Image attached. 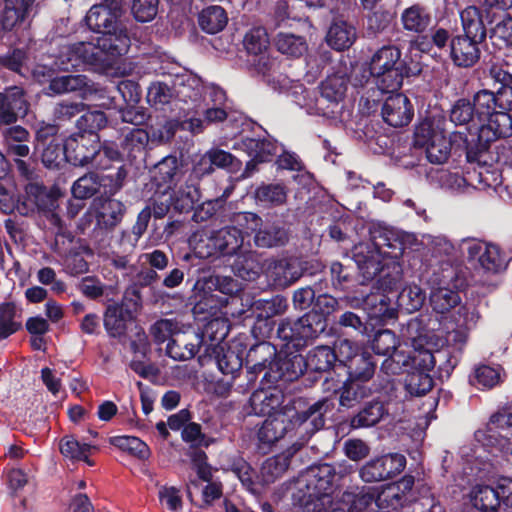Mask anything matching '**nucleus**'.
I'll use <instances>...</instances> for the list:
<instances>
[{
	"mask_svg": "<svg viewBox=\"0 0 512 512\" xmlns=\"http://www.w3.org/2000/svg\"><path fill=\"white\" fill-rule=\"evenodd\" d=\"M335 471L329 464L309 467L295 482L292 500L296 512H385L402 506L400 484L386 486L375 498L370 489L345 491L339 501L331 496Z\"/></svg>",
	"mask_w": 512,
	"mask_h": 512,
	"instance_id": "nucleus-1",
	"label": "nucleus"
},
{
	"mask_svg": "<svg viewBox=\"0 0 512 512\" xmlns=\"http://www.w3.org/2000/svg\"><path fill=\"white\" fill-rule=\"evenodd\" d=\"M330 409L328 399L319 400L301 412L285 406L284 411L268 417L258 429V450L263 454L268 453L277 441L294 429L299 435L320 430L325 424L324 416Z\"/></svg>",
	"mask_w": 512,
	"mask_h": 512,
	"instance_id": "nucleus-2",
	"label": "nucleus"
},
{
	"mask_svg": "<svg viewBox=\"0 0 512 512\" xmlns=\"http://www.w3.org/2000/svg\"><path fill=\"white\" fill-rule=\"evenodd\" d=\"M371 242L354 247L353 258L364 278H373L382 270L384 256L397 258L406 248L417 243L414 234L393 228L373 225L370 228Z\"/></svg>",
	"mask_w": 512,
	"mask_h": 512,
	"instance_id": "nucleus-3",
	"label": "nucleus"
},
{
	"mask_svg": "<svg viewBox=\"0 0 512 512\" xmlns=\"http://www.w3.org/2000/svg\"><path fill=\"white\" fill-rule=\"evenodd\" d=\"M276 355L274 346L262 343L251 348L247 355V378L254 382L259 372L265 371L263 379L268 382H292L303 375L306 370L304 357L302 355H286L276 357L273 361L268 360Z\"/></svg>",
	"mask_w": 512,
	"mask_h": 512,
	"instance_id": "nucleus-4",
	"label": "nucleus"
},
{
	"mask_svg": "<svg viewBox=\"0 0 512 512\" xmlns=\"http://www.w3.org/2000/svg\"><path fill=\"white\" fill-rule=\"evenodd\" d=\"M120 16V13L103 4L93 5L85 16L89 29L102 34L94 44L113 60L127 53L130 46V38L126 27L119 20Z\"/></svg>",
	"mask_w": 512,
	"mask_h": 512,
	"instance_id": "nucleus-5",
	"label": "nucleus"
},
{
	"mask_svg": "<svg viewBox=\"0 0 512 512\" xmlns=\"http://www.w3.org/2000/svg\"><path fill=\"white\" fill-rule=\"evenodd\" d=\"M406 66L401 61V51L395 46H383L371 57L368 75L382 93H393L403 83Z\"/></svg>",
	"mask_w": 512,
	"mask_h": 512,
	"instance_id": "nucleus-6",
	"label": "nucleus"
},
{
	"mask_svg": "<svg viewBox=\"0 0 512 512\" xmlns=\"http://www.w3.org/2000/svg\"><path fill=\"white\" fill-rule=\"evenodd\" d=\"M441 117L424 119L415 129V146L424 148L427 159L434 164L447 161L451 152V141Z\"/></svg>",
	"mask_w": 512,
	"mask_h": 512,
	"instance_id": "nucleus-7",
	"label": "nucleus"
},
{
	"mask_svg": "<svg viewBox=\"0 0 512 512\" xmlns=\"http://www.w3.org/2000/svg\"><path fill=\"white\" fill-rule=\"evenodd\" d=\"M111 59L101 48L92 42L64 44L55 56L54 65L58 70L69 71L86 66H109Z\"/></svg>",
	"mask_w": 512,
	"mask_h": 512,
	"instance_id": "nucleus-8",
	"label": "nucleus"
},
{
	"mask_svg": "<svg viewBox=\"0 0 512 512\" xmlns=\"http://www.w3.org/2000/svg\"><path fill=\"white\" fill-rule=\"evenodd\" d=\"M430 285V305L437 313H446L460 304L458 289L462 285V280L456 268L447 265L441 271L435 272Z\"/></svg>",
	"mask_w": 512,
	"mask_h": 512,
	"instance_id": "nucleus-9",
	"label": "nucleus"
},
{
	"mask_svg": "<svg viewBox=\"0 0 512 512\" xmlns=\"http://www.w3.org/2000/svg\"><path fill=\"white\" fill-rule=\"evenodd\" d=\"M244 246V237L236 227H224L201 238L195 245V253L200 258L214 256H235Z\"/></svg>",
	"mask_w": 512,
	"mask_h": 512,
	"instance_id": "nucleus-10",
	"label": "nucleus"
},
{
	"mask_svg": "<svg viewBox=\"0 0 512 512\" xmlns=\"http://www.w3.org/2000/svg\"><path fill=\"white\" fill-rule=\"evenodd\" d=\"M347 90V78L344 75L328 76L320 86V96L316 99V113L331 120H337L342 114V101Z\"/></svg>",
	"mask_w": 512,
	"mask_h": 512,
	"instance_id": "nucleus-11",
	"label": "nucleus"
},
{
	"mask_svg": "<svg viewBox=\"0 0 512 512\" xmlns=\"http://www.w3.org/2000/svg\"><path fill=\"white\" fill-rule=\"evenodd\" d=\"M406 459L398 453L376 457L364 464L359 470L360 478L367 483L387 480L401 473Z\"/></svg>",
	"mask_w": 512,
	"mask_h": 512,
	"instance_id": "nucleus-12",
	"label": "nucleus"
},
{
	"mask_svg": "<svg viewBox=\"0 0 512 512\" xmlns=\"http://www.w3.org/2000/svg\"><path fill=\"white\" fill-rule=\"evenodd\" d=\"M402 336L411 341V347L414 348L413 371H431L436 364V356L424 347L425 333L422 320H409L402 328Z\"/></svg>",
	"mask_w": 512,
	"mask_h": 512,
	"instance_id": "nucleus-13",
	"label": "nucleus"
},
{
	"mask_svg": "<svg viewBox=\"0 0 512 512\" xmlns=\"http://www.w3.org/2000/svg\"><path fill=\"white\" fill-rule=\"evenodd\" d=\"M247 224V229L255 231L254 242L261 248H272L285 245L288 240L287 230L276 223L262 225V219L255 213L245 212L240 216Z\"/></svg>",
	"mask_w": 512,
	"mask_h": 512,
	"instance_id": "nucleus-14",
	"label": "nucleus"
},
{
	"mask_svg": "<svg viewBox=\"0 0 512 512\" xmlns=\"http://www.w3.org/2000/svg\"><path fill=\"white\" fill-rule=\"evenodd\" d=\"M461 248L470 260H477L489 272H499L506 267L507 257L495 244L468 239L462 241Z\"/></svg>",
	"mask_w": 512,
	"mask_h": 512,
	"instance_id": "nucleus-15",
	"label": "nucleus"
},
{
	"mask_svg": "<svg viewBox=\"0 0 512 512\" xmlns=\"http://www.w3.org/2000/svg\"><path fill=\"white\" fill-rule=\"evenodd\" d=\"M99 137L96 133H79L65 141L68 162L75 166L89 165L96 154Z\"/></svg>",
	"mask_w": 512,
	"mask_h": 512,
	"instance_id": "nucleus-16",
	"label": "nucleus"
},
{
	"mask_svg": "<svg viewBox=\"0 0 512 512\" xmlns=\"http://www.w3.org/2000/svg\"><path fill=\"white\" fill-rule=\"evenodd\" d=\"M28 111V102L24 90L11 86L0 93V123L9 125L24 117Z\"/></svg>",
	"mask_w": 512,
	"mask_h": 512,
	"instance_id": "nucleus-17",
	"label": "nucleus"
},
{
	"mask_svg": "<svg viewBox=\"0 0 512 512\" xmlns=\"http://www.w3.org/2000/svg\"><path fill=\"white\" fill-rule=\"evenodd\" d=\"M479 316L471 306H460L453 315L455 327L447 332V343L462 350L468 341L469 331L476 325Z\"/></svg>",
	"mask_w": 512,
	"mask_h": 512,
	"instance_id": "nucleus-18",
	"label": "nucleus"
},
{
	"mask_svg": "<svg viewBox=\"0 0 512 512\" xmlns=\"http://www.w3.org/2000/svg\"><path fill=\"white\" fill-rule=\"evenodd\" d=\"M383 120L393 127L407 125L413 116V109L409 99L401 94H392L386 98L381 111Z\"/></svg>",
	"mask_w": 512,
	"mask_h": 512,
	"instance_id": "nucleus-19",
	"label": "nucleus"
},
{
	"mask_svg": "<svg viewBox=\"0 0 512 512\" xmlns=\"http://www.w3.org/2000/svg\"><path fill=\"white\" fill-rule=\"evenodd\" d=\"M482 40L455 36L450 41V58L452 62L462 68L474 66L480 59L479 43Z\"/></svg>",
	"mask_w": 512,
	"mask_h": 512,
	"instance_id": "nucleus-20",
	"label": "nucleus"
},
{
	"mask_svg": "<svg viewBox=\"0 0 512 512\" xmlns=\"http://www.w3.org/2000/svg\"><path fill=\"white\" fill-rule=\"evenodd\" d=\"M480 124L479 139L486 143L512 136V116L506 111L499 110Z\"/></svg>",
	"mask_w": 512,
	"mask_h": 512,
	"instance_id": "nucleus-21",
	"label": "nucleus"
},
{
	"mask_svg": "<svg viewBox=\"0 0 512 512\" xmlns=\"http://www.w3.org/2000/svg\"><path fill=\"white\" fill-rule=\"evenodd\" d=\"M283 393L277 388H263L255 391L250 397L252 412L260 416H273L276 412L284 411L281 405Z\"/></svg>",
	"mask_w": 512,
	"mask_h": 512,
	"instance_id": "nucleus-22",
	"label": "nucleus"
},
{
	"mask_svg": "<svg viewBox=\"0 0 512 512\" xmlns=\"http://www.w3.org/2000/svg\"><path fill=\"white\" fill-rule=\"evenodd\" d=\"M313 318L306 314L295 321H282L277 331L279 337L286 341H306L314 338L318 329L313 325Z\"/></svg>",
	"mask_w": 512,
	"mask_h": 512,
	"instance_id": "nucleus-23",
	"label": "nucleus"
},
{
	"mask_svg": "<svg viewBox=\"0 0 512 512\" xmlns=\"http://www.w3.org/2000/svg\"><path fill=\"white\" fill-rule=\"evenodd\" d=\"M267 276L279 287H288L302 276V270L295 260H271L265 269Z\"/></svg>",
	"mask_w": 512,
	"mask_h": 512,
	"instance_id": "nucleus-24",
	"label": "nucleus"
},
{
	"mask_svg": "<svg viewBox=\"0 0 512 512\" xmlns=\"http://www.w3.org/2000/svg\"><path fill=\"white\" fill-rule=\"evenodd\" d=\"M182 177L181 164L176 156H167L159 161L152 171V178L158 187L172 189Z\"/></svg>",
	"mask_w": 512,
	"mask_h": 512,
	"instance_id": "nucleus-25",
	"label": "nucleus"
},
{
	"mask_svg": "<svg viewBox=\"0 0 512 512\" xmlns=\"http://www.w3.org/2000/svg\"><path fill=\"white\" fill-rule=\"evenodd\" d=\"M232 270L238 277L244 280H255L263 271V266L256 252L243 246L235 255Z\"/></svg>",
	"mask_w": 512,
	"mask_h": 512,
	"instance_id": "nucleus-26",
	"label": "nucleus"
},
{
	"mask_svg": "<svg viewBox=\"0 0 512 512\" xmlns=\"http://www.w3.org/2000/svg\"><path fill=\"white\" fill-rule=\"evenodd\" d=\"M49 90L56 94L79 92L84 98L95 92L92 81L80 74L53 78Z\"/></svg>",
	"mask_w": 512,
	"mask_h": 512,
	"instance_id": "nucleus-27",
	"label": "nucleus"
},
{
	"mask_svg": "<svg viewBox=\"0 0 512 512\" xmlns=\"http://www.w3.org/2000/svg\"><path fill=\"white\" fill-rule=\"evenodd\" d=\"M500 483L497 486L476 485L470 492L472 505L482 512L501 511Z\"/></svg>",
	"mask_w": 512,
	"mask_h": 512,
	"instance_id": "nucleus-28",
	"label": "nucleus"
},
{
	"mask_svg": "<svg viewBox=\"0 0 512 512\" xmlns=\"http://www.w3.org/2000/svg\"><path fill=\"white\" fill-rule=\"evenodd\" d=\"M177 99L182 102H198L203 95L204 85L199 77L193 74L177 76L174 81Z\"/></svg>",
	"mask_w": 512,
	"mask_h": 512,
	"instance_id": "nucleus-29",
	"label": "nucleus"
},
{
	"mask_svg": "<svg viewBox=\"0 0 512 512\" xmlns=\"http://www.w3.org/2000/svg\"><path fill=\"white\" fill-rule=\"evenodd\" d=\"M387 415L383 402L370 401L351 419L350 425L354 429L373 427Z\"/></svg>",
	"mask_w": 512,
	"mask_h": 512,
	"instance_id": "nucleus-30",
	"label": "nucleus"
},
{
	"mask_svg": "<svg viewBox=\"0 0 512 512\" xmlns=\"http://www.w3.org/2000/svg\"><path fill=\"white\" fill-rule=\"evenodd\" d=\"M125 212L126 207L121 201L103 199L97 211V223L105 229H113L122 221Z\"/></svg>",
	"mask_w": 512,
	"mask_h": 512,
	"instance_id": "nucleus-31",
	"label": "nucleus"
},
{
	"mask_svg": "<svg viewBox=\"0 0 512 512\" xmlns=\"http://www.w3.org/2000/svg\"><path fill=\"white\" fill-rule=\"evenodd\" d=\"M432 22L431 14L422 6L415 4L401 14L403 28L412 33H424Z\"/></svg>",
	"mask_w": 512,
	"mask_h": 512,
	"instance_id": "nucleus-32",
	"label": "nucleus"
},
{
	"mask_svg": "<svg viewBox=\"0 0 512 512\" xmlns=\"http://www.w3.org/2000/svg\"><path fill=\"white\" fill-rule=\"evenodd\" d=\"M326 39L332 48L342 51L354 43L356 30L354 26L346 21L336 20L331 24Z\"/></svg>",
	"mask_w": 512,
	"mask_h": 512,
	"instance_id": "nucleus-33",
	"label": "nucleus"
},
{
	"mask_svg": "<svg viewBox=\"0 0 512 512\" xmlns=\"http://www.w3.org/2000/svg\"><path fill=\"white\" fill-rule=\"evenodd\" d=\"M338 356L329 346H317L311 349L304 357L306 370L313 372H327L337 361Z\"/></svg>",
	"mask_w": 512,
	"mask_h": 512,
	"instance_id": "nucleus-34",
	"label": "nucleus"
},
{
	"mask_svg": "<svg viewBox=\"0 0 512 512\" xmlns=\"http://www.w3.org/2000/svg\"><path fill=\"white\" fill-rule=\"evenodd\" d=\"M147 101L156 109L166 110V107L178 101L174 84L170 86L161 81L152 82L148 87Z\"/></svg>",
	"mask_w": 512,
	"mask_h": 512,
	"instance_id": "nucleus-35",
	"label": "nucleus"
},
{
	"mask_svg": "<svg viewBox=\"0 0 512 512\" xmlns=\"http://www.w3.org/2000/svg\"><path fill=\"white\" fill-rule=\"evenodd\" d=\"M346 367L349 378L361 382L368 381L375 373V363L368 352L355 353L353 357H349Z\"/></svg>",
	"mask_w": 512,
	"mask_h": 512,
	"instance_id": "nucleus-36",
	"label": "nucleus"
},
{
	"mask_svg": "<svg viewBox=\"0 0 512 512\" xmlns=\"http://www.w3.org/2000/svg\"><path fill=\"white\" fill-rule=\"evenodd\" d=\"M238 146L258 162L268 161L277 150L276 143L270 139L244 138Z\"/></svg>",
	"mask_w": 512,
	"mask_h": 512,
	"instance_id": "nucleus-37",
	"label": "nucleus"
},
{
	"mask_svg": "<svg viewBox=\"0 0 512 512\" xmlns=\"http://www.w3.org/2000/svg\"><path fill=\"white\" fill-rule=\"evenodd\" d=\"M460 18L465 33L463 36L479 40L485 39L486 28L480 10L477 7H467L461 12Z\"/></svg>",
	"mask_w": 512,
	"mask_h": 512,
	"instance_id": "nucleus-38",
	"label": "nucleus"
},
{
	"mask_svg": "<svg viewBox=\"0 0 512 512\" xmlns=\"http://www.w3.org/2000/svg\"><path fill=\"white\" fill-rule=\"evenodd\" d=\"M198 21L203 31L216 34L226 26L228 18L222 7L209 6L201 11Z\"/></svg>",
	"mask_w": 512,
	"mask_h": 512,
	"instance_id": "nucleus-39",
	"label": "nucleus"
},
{
	"mask_svg": "<svg viewBox=\"0 0 512 512\" xmlns=\"http://www.w3.org/2000/svg\"><path fill=\"white\" fill-rule=\"evenodd\" d=\"M287 192L281 183L263 184L255 190V199L265 206H280L285 204Z\"/></svg>",
	"mask_w": 512,
	"mask_h": 512,
	"instance_id": "nucleus-40",
	"label": "nucleus"
},
{
	"mask_svg": "<svg viewBox=\"0 0 512 512\" xmlns=\"http://www.w3.org/2000/svg\"><path fill=\"white\" fill-rule=\"evenodd\" d=\"M62 455L73 461H85L88 465H93L88 456L93 448L88 443H80L74 436H65L59 444Z\"/></svg>",
	"mask_w": 512,
	"mask_h": 512,
	"instance_id": "nucleus-41",
	"label": "nucleus"
},
{
	"mask_svg": "<svg viewBox=\"0 0 512 512\" xmlns=\"http://www.w3.org/2000/svg\"><path fill=\"white\" fill-rule=\"evenodd\" d=\"M473 104L479 123L499 111L495 93L488 89L479 90L473 96Z\"/></svg>",
	"mask_w": 512,
	"mask_h": 512,
	"instance_id": "nucleus-42",
	"label": "nucleus"
},
{
	"mask_svg": "<svg viewBox=\"0 0 512 512\" xmlns=\"http://www.w3.org/2000/svg\"><path fill=\"white\" fill-rule=\"evenodd\" d=\"M371 392L372 390L363 382L349 378V381L342 388L340 405L347 408L353 407L362 399L368 397Z\"/></svg>",
	"mask_w": 512,
	"mask_h": 512,
	"instance_id": "nucleus-43",
	"label": "nucleus"
},
{
	"mask_svg": "<svg viewBox=\"0 0 512 512\" xmlns=\"http://www.w3.org/2000/svg\"><path fill=\"white\" fill-rule=\"evenodd\" d=\"M275 45L280 53L291 57H299L307 50V43L303 37L289 33H279Z\"/></svg>",
	"mask_w": 512,
	"mask_h": 512,
	"instance_id": "nucleus-44",
	"label": "nucleus"
},
{
	"mask_svg": "<svg viewBox=\"0 0 512 512\" xmlns=\"http://www.w3.org/2000/svg\"><path fill=\"white\" fill-rule=\"evenodd\" d=\"M169 200L173 203L175 209L185 211L193 208L194 204L200 200V192L193 183H186L178 190L174 191Z\"/></svg>",
	"mask_w": 512,
	"mask_h": 512,
	"instance_id": "nucleus-45",
	"label": "nucleus"
},
{
	"mask_svg": "<svg viewBox=\"0 0 512 512\" xmlns=\"http://www.w3.org/2000/svg\"><path fill=\"white\" fill-rule=\"evenodd\" d=\"M103 321L104 327L110 336L119 337L125 333L126 318L120 305H109L105 311Z\"/></svg>",
	"mask_w": 512,
	"mask_h": 512,
	"instance_id": "nucleus-46",
	"label": "nucleus"
},
{
	"mask_svg": "<svg viewBox=\"0 0 512 512\" xmlns=\"http://www.w3.org/2000/svg\"><path fill=\"white\" fill-rule=\"evenodd\" d=\"M425 292L416 284L405 286L398 296V304L408 313L419 310L425 301Z\"/></svg>",
	"mask_w": 512,
	"mask_h": 512,
	"instance_id": "nucleus-47",
	"label": "nucleus"
},
{
	"mask_svg": "<svg viewBox=\"0 0 512 512\" xmlns=\"http://www.w3.org/2000/svg\"><path fill=\"white\" fill-rule=\"evenodd\" d=\"M26 194L40 210L53 212L57 206L55 196L38 183H29L26 186Z\"/></svg>",
	"mask_w": 512,
	"mask_h": 512,
	"instance_id": "nucleus-48",
	"label": "nucleus"
},
{
	"mask_svg": "<svg viewBox=\"0 0 512 512\" xmlns=\"http://www.w3.org/2000/svg\"><path fill=\"white\" fill-rule=\"evenodd\" d=\"M288 466L289 460L286 455H277L266 459L260 470L262 481L266 484L274 482L287 470Z\"/></svg>",
	"mask_w": 512,
	"mask_h": 512,
	"instance_id": "nucleus-49",
	"label": "nucleus"
},
{
	"mask_svg": "<svg viewBox=\"0 0 512 512\" xmlns=\"http://www.w3.org/2000/svg\"><path fill=\"white\" fill-rule=\"evenodd\" d=\"M110 443L123 451L138 457L139 459H147L150 451L146 443L134 436H114L110 438Z\"/></svg>",
	"mask_w": 512,
	"mask_h": 512,
	"instance_id": "nucleus-50",
	"label": "nucleus"
},
{
	"mask_svg": "<svg viewBox=\"0 0 512 512\" xmlns=\"http://www.w3.org/2000/svg\"><path fill=\"white\" fill-rule=\"evenodd\" d=\"M433 380L428 373L411 371L405 379L406 391L412 396H422L431 390Z\"/></svg>",
	"mask_w": 512,
	"mask_h": 512,
	"instance_id": "nucleus-51",
	"label": "nucleus"
},
{
	"mask_svg": "<svg viewBox=\"0 0 512 512\" xmlns=\"http://www.w3.org/2000/svg\"><path fill=\"white\" fill-rule=\"evenodd\" d=\"M450 120L455 125H468L477 120L473 102L462 98L457 100L450 110Z\"/></svg>",
	"mask_w": 512,
	"mask_h": 512,
	"instance_id": "nucleus-52",
	"label": "nucleus"
},
{
	"mask_svg": "<svg viewBox=\"0 0 512 512\" xmlns=\"http://www.w3.org/2000/svg\"><path fill=\"white\" fill-rule=\"evenodd\" d=\"M178 129V121L173 119H164L152 125L148 131L150 143L159 145L169 142L175 135Z\"/></svg>",
	"mask_w": 512,
	"mask_h": 512,
	"instance_id": "nucleus-53",
	"label": "nucleus"
},
{
	"mask_svg": "<svg viewBox=\"0 0 512 512\" xmlns=\"http://www.w3.org/2000/svg\"><path fill=\"white\" fill-rule=\"evenodd\" d=\"M269 43V37L264 27H254L244 37V46L248 53L253 55L266 52Z\"/></svg>",
	"mask_w": 512,
	"mask_h": 512,
	"instance_id": "nucleus-54",
	"label": "nucleus"
},
{
	"mask_svg": "<svg viewBox=\"0 0 512 512\" xmlns=\"http://www.w3.org/2000/svg\"><path fill=\"white\" fill-rule=\"evenodd\" d=\"M166 352L174 360L186 361L196 355L198 344L188 342L184 337L175 338L168 342Z\"/></svg>",
	"mask_w": 512,
	"mask_h": 512,
	"instance_id": "nucleus-55",
	"label": "nucleus"
},
{
	"mask_svg": "<svg viewBox=\"0 0 512 512\" xmlns=\"http://www.w3.org/2000/svg\"><path fill=\"white\" fill-rule=\"evenodd\" d=\"M68 162V153L65 143L52 139L46 146H43L42 162L48 168L58 167L62 162Z\"/></svg>",
	"mask_w": 512,
	"mask_h": 512,
	"instance_id": "nucleus-56",
	"label": "nucleus"
},
{
	"mask_svg": "<svg viewBox=\"0 0 512 512\" xmlns=\"http://www.w3.org/2000/svg\"><path fill=\"white\" fill-rule=\"evenodd\" d=\"M388 298L380 294H372L366 297L364 309L368 311L371 318L384 319L393 316V310L389 308Z\"/></svg>",
	"mask_w": 512,
	"mask_h": 512,
	"instance_id": "nucleus-57",
	"label": "nucleus"
},
{
	"mask_svg": "<svg viewBox=\"0 0 512 512\" xmlns=\"http://www.w3.org/2000/svg\"><path fill=\"white\" fill-rule=\"evenodd\" d=\"M471 382L478 387L492 388L501 382V367L481 365L475 369Z\"/></svg>",
	"mask_w": 512,
	"mask_h": 512,
	"instance_id": "nucleus-58",
	"label": "nucleus"
},
{
	"mask_svg": "<svg viewBox=\"0 0 512 512\" xmlns=\"http://www.w3.org/2000/svg\"><path fill=\"white\" fill-rule=\"evenodd\" d=\"M148 143H150L148 131L142 128H134L124 135L122 148L129 155H132L134 152L143 151Z\"/></svg>",
	"mask_w": 512,
	"mask_h": 512,
	"instance_id": "nucleus-59",
	"label": "nucleus"
},
{
	"mask_svg": "<svg viewBox=\"0 0 512 512\" xmlns=\"http://www.w3.org/2000/svg\"><path fill=\"white\" fill-rule=\"evenodd\" d=\"M432 179L435 180L441 188L451 192H464L469 188L463 176L446 170L437 171L432 175Z\"/></svg>",
	"mask_w": 512,
	"mask_h": 512,
	"instance_id": "nucleus-60",
	"label": "nucleus"
},
{
	"mask_svg": "<svg viewBox=\"0 0 512 512\" xmlns=\"http://www.w3.org/2000/svg\"><path fill=\"white\" fill-rule=\"evenodd\" d=\"M204 287L209 291H219L224 295H234L241 287L240 284L230 276L211 275L205 279Z\"/></svg>",
	"mask_w": 512,
	"mask_h": 512,
	"instance_id": "nucleus-61",
	"label": "nucleus"
},
{
	"mask_svg": "<svg viewBox=\"0 0 512 512\" xmlns=\"http://www.w3.org/2000/svg\"><path fill=\"white\" fill-rule=\"evenodd\" d=\"M159 0H132L131 12L136 21H152L158 13Z\"/></svg>",
	"mask_w": 512,
	"mask_h": 512,
	"instance_id": "nucleus-62",
	"label": "nucleus"
},
{
	"mask_svg": "<svg viewBox=\"0 0 512 512\" xmlns=\"http://www.w3.org/2000/svg\"><path fill=\"white\" fill-rule=\"evenodd\" d=\"M100 183L98 176L90 173L80 177L72 186V194L78 199H87L92 197L99 189Z\"/></svg>",
	"mask_w": 512,
	"mask_h": 512,
	"instance_id": "nucleus-63",
	"label": "nucleus"
},
{
	"mask_svg": "<svg viewBox=\"0 0 512 512\" xmlns=\"http://www.w3.org/2000/svg\"><path fill=\"white\" fill-rule=\"evenodd\" d=\"M491 38L505 45H512V17L502 13L496 18L495 25L491 28Z\"/></svg>",
	"mask_w": 512,
	"mask_h": 512,
	"instance_id": "nucleus-64",
	"label": "nucleus"
}]
</instances>
